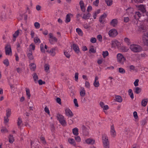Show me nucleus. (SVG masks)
I'll return each mask as SVG.
<instances>
[{"instance_id": "nucleus-1", "label": "nucleus", "mask_w": 148, "mask_h": 148, "mask_svg": "<svg viewBox=\"0 0 148 148\" xmlns=\"http://www.w3.org/2000/svg\"><path fill=\"white\" fill-rule=\"evenodd\" d=\"M130 49L131 50L135 53L139 52L142 50L140 46L135 44H132L130 45Z\"/></svg>"}, {"instance_id": "nucleus-2", "label": "nucleus", "mask_w": 148, "mask_h": 148, "mask_svg": "<svg viewBox=\"0 0 148 148\" xmlns=\"http://www.w3.org/2000/svg\"><path fill=\"white\" fill-rule=\"evenodd\" d=\"M102 140L104 148H109V142L108 137L106 134H103L102 136Z\"/></svg>"}, {"instance_id": "nucleus-3", "label": "nucleus", "mask_w": 148, "mask_h": 148, "mask_svg": "<svg viewBox=\"0 0 148 148\" xmlns=\"http://www.w3.org/2000/svg\"><path fill=\"white\" fill-rule=\"evenodd\" d=\"M117 62L121 64H123L126 60L125 58L121 53H118L116 55Z\"/></svg>"}, {"instance_id": "nucleus-4", "label": "nucleus", "mask_w": 148, "mask_h": 148, "mask_svg": "<svg viewBox=\"0 0 148 148\" xmlns=\"http://www.w3.org/2000/svg\"><path fill=\"white\" fill-rule=\"evenodd\" d=\"M57 119L59 121L60 124L63 126H66V122L64 119V116L62 115L58 114L56 116Z\"/></svg>"}, {"instance_id": "nucleus-5", "label": "nucleus", "mask_w": 148, "mask_h": 148, "mask_svg": "<svg viewBox=\"0 0 148 148\" xmlns=\"http://www.w3.org/2000/svg\"><path fill=\"white\" fill-rule=\"evenodd\" d=\"M121 43L117 40L114 39L112 41L111 45L112 48H119L121 46Z\"/></svg>"}, {"instance_id": "nucleus-6", "label": "nucleus", "mask_w": 148, "mask_h": 148, "mask_svg": "<svg viewBox=\"0 0 148 148\" xmlns=\"http://www.w3.org/2000/svg\"><path fill=\"white\" fill-rule=\"evenodd\" d=\"M49 41L51 44H53L57 42V39L54 36L52 33H50L49 34Z\"/></svg>"}, {"instance_id": "nucleus-7", "label": "nucleus", "mask_w": 148, "mask_h": 148, "mask_svg": "<svg viewBox=\"0 0 148 148\" xmlns=\"http://www.w3.org/2000/svg\"><path fill=\"white\" fill-rule=\"evenodd\" d=\"M5 54L8 56H12V51L10 45L7 44L5 47Z\"/></svg>"}, {"instance_id": "nucleus-8", "label": "nucleus", "mask_w": 148, "mask_h": 148, "mask_svg": "<svg viewBox=\"0 0 148 148\" xmlns=\"http://www.w3.org/2000/svg\"><path fill=\"white\" fill-rule=\"evenodd\" d=\"M118 33L116 29H111L109 32L108 35L110 37H116Z\"/></svg>"}, {"instance_id": "nucleus-9", "label": "nucleus", "mask_w": 148, "mask_h": 148, "mask_svg": "<svg viewBox=\"0 0 148 148\" xmlns=\"http://www.w3.org/2000/svg\"><path fill=\"white\" fill-rule=\"evenodd\" d=\"M137 8L140 11L143 13L147 14V12L146 11V5L143 4L137 6Z\"/></svg>"}, {"instance_id": "nucleus-10", "label": "nucleus", "mask_w": 148, "mask_h": 148, "mask_svg": "<svg viewBox=\"0 0 148 148\" xmlns=\"http://www.w3.org/2000/svg\"><path fill=\"white\" fill-rule=\"evenodd\" d=\"M142 40L144 43L148 46V32L144 34L143 36Z\"/></svg>"}, {"instance_id": "nucleus-11", "label": "nucleus", "mask_w": 148, "mask_h": 148, "mask_svg": "<svg viewBox=\"0 0 148 148\" xmlns=\"http://www.w3.org/2000/svg\"><path fill=\"white\" fill-rule=\"evenodd\" d=\"M65 114L69 117H71L73 114L71 110L69 108H66L65 110Z\"/></svg>"}, {"instance_id": "nucleus-12", "label": "nucleus", "mask_w": 148, "mask_h": 148, "mask_svg": "<svg viewBox=\"0 0 148 148\" xmlns=\"http://www.w3.org/2000/svg\"><path fill=\"white\" fill-rule=\"evenodd\" d=\"M110 134L111 136L112 137H115L116 135V131L115 130L114 126L112 125L110 127Z\"/></svg>"}, {"instance_id": "nucleus-13", "label": "nucleus", "mask_w": 148, "mask_h": 148, "mask_svg": "<svg viewBox=\"0 0 148 148\" xmlns=\"http://www.w3.org/2000/svg\"><path fill=\"white\" fill-rule=\"evenodd\" d=\"M22 32V30L21 29H18L15 32L13 35V40L14 41H15V40L16 38L19 35V34H21Z\"/></svg>"}, {"instance_id": "nucleus-14", "label": "nucleus", "mask_w": 148, "mask_h": 148, "mask_svg": "<svg viewBox=\"0 0 148 148\" xmlns=\"http://www.w3.org/2000/svg\"><path fill=\"white\" fill-rule=\"evenodd\" d=\"M79 94L82 97H84L86 94V91L84 87H81L79 88Z\"/></svg>"}, {"instance_id": "nucleus-15", "label": "nucleus", "mask_w": 148, "mask_h": 148, "mask_svg": "<svg viewBox=\"0 0 148 148\" xmlns=\"http://www.w3.org/2000/svg\"><path fill=\"white\" fill-rule=\"evenodd\" d=\"M95 143V140L91 138H88L86 139L84 143L90 145H93Z\"/></svg>"}, {"instance_id": "nucleus-16", "label": "nucleus", "mask_w": 148, "mask_h": 148, "mask_svg": "<svg viewBox=\"0 0 148 148\" xmlns=\"http://www.w3.org/2000/svg\"><path fill=\"white\" fill-rule=\"evenodd\" d=\"M40 50L42 53H45L48 51L47 50V46L45 44H41L40 46Z\"/></svg>"}, {"instance_id": "nucleus-17", "label": "nucleus", "mask_w": 148, "mask_h": 148, "mask_svg": "<svg viewBox=\"0 0 148 148\" xmlns=\"http://www.w3.org/2000/svg\"><path fill=\"white\" fill-rule=\"evenodd\" d=\"M99 77L96 76L95 77V80L93 83V85L95 87H98L99 86L100 84L98 81Z\"/></svg>"}, {"instance_id": "nucleus-18", "label": "nucleus", "mask_w": 148, "mask_h": 148, "mask_svg": "<svg viewBox=\"0 0 148 148\" xmlns=\"http://www.w3.org/2000/svg\"><path fill=\"white\" fill-rule=\"evenodd\" d=\"M107 15L105 13H104L101 15L99 18V22L102 23H104L105 22V18L107 16Z\"/></svg>"}, {"instance_id": "nucleus-19", "label": "nucleus", "mask_w": 148, "mask_h": 148, "mask_svg": "<svg viewBox=\"0 0 148 148\" xmlns=\"http://www.w3.org/2000/svg\"><path fill=\"white\" fill-rule=\"evenodd\" d=\"M72 47L76 53H79L80 51L77 45L73 44V45Z\"/></svg>"}, {"instance_id": "nucleus-20", "label": "nucleus", "mask_w": 148, "mask_h": 148, "mask_svg": "<svg viewBox=\"0 0 148 148\" xmlns=\"http://www.w3.org/2000/svg\"><path fill=\"white\" fill-rule=\"evenodd\" d=\"M79 4L81 10L83 12H85L86 10V8L83 1H80Z\"/></svg>"}, {"instance_id": "nucleus-21", "label": "nucleus", "mask_w": 148, "mask_h": 148, "mask_svg": "<svg viewBox=\"0 0 148 148\" xmlns=\"http://www.w3.org/2000/svg\"><path fill=\"white\" fill-rule=\"evenodd\" d=\"M100 105L104 110H106L109 109L108 106L107 105H105L104 103L102 102H100Z\"/></svg>"}, {"instance_id": "nucleus-22", "label": "nucleus", "mask_w": 148, "mask_h": 148, "mask_svg": "<svg viewBox=\"0 0 148 148\" xmlns=\"http://www.w3.org/2000/svg\"><path fill=\"white\" fill-rule=\"evenodd\" d=\"M115 101L117 102L121 103L123 101L122 97L119 95H115Z\"/></svg>"}, {"instance_id": "nucleus-23", "label": "nucleus", "mask_w": 148, "mask_h": 148, "mask_svg": "<svg viewBox=\"0 0 148 148\" xmlns=\"http://www.w3.org/2000/svg\"><path fill=\"white\" fill-rule=\"evenodd\" d=\"M56 49L54 48H52L49 51H48V52L49 53L51 56H54L56 54L55 52Z\"/></svg>"}, {"instance_id": "nucleus-24", "label": "nucleus", "mask_w": 148, "mask_h": 148, "mask_svg": "<svg viewBox=\"0 0 148 148\" xmlns=\"http://www.w3.org/2000/svg\"><path fill=\"white\" fill-rule=\"evenodd\" d=\"M117 20L116 19H114L112 20L110 22V24L113 26L114 27L117 25Z\"/></svg>"}, {"instance_id": "nucleus-25", "label": "nucleus", "mask_w": 148, "mask_h": 148, "mask_svg": "<svg viewBox=\"0 0 148 148\" xmlns=\"http://www.w3.org/2000/svg\"><path fill=\"white\" fill-rule=\"evenodd\" d=\"M68 141L69 143L73 146H75L76 145L75 140L73 138H69L68 140Z\"/></svg>"}, {"instance_id": "nucleus-26", "label": "nucleus", "mask_w": 148, "mask_h": 148, "mask_svg": "<svg viewBox=\"0 0 148 148\" xmlns=\"http://www.w3.org/2000/svg\"><path fill=\"white\" fill-rule=\"evenodd\" d=\"M79 130L77 127H75L72 129V132L75 136H77L79 134Z\"/></svg>"}, {"instance_id": "nucleus-27", "label": "nucleus", "mask_w": 148, "mask_h": 148, "mask_svg": "<svg viewBox=\"0 0 148 148\" xmlns=\"http://www.w3.org/2000/svg\"><path fill=\"white\" fill-rule=\"evenodd\" d=\"M32 76L35 83H37L38 82V77L37 74L36 73H34L32 75Z\"/></svg>"}, {"instance_id": "nucleus-28", "label": "nucleus", "mask_w": 148, "mask_h": 148, "mask_svg": "<svg viewBox=\"0 0 148 148\" xmlns=\"http://www.w3.org/2000/svg\"><path fill=\"white\" fill-rule=\"evenodd\" d=\"M141 16V14L139 12H135L134 17L136 20H138L139 19Z\"/></svg>"}, {"instance_id": "nucleus-29", "label": "nucleus", "mask_w": 148, "mask_h": 148, "mask_svg": "<svg viewBox=\"0 0 148 148\" xmlns=\"http://www.w3.org/2000/svg\"><path fill=\"white\" fill-rule=\"evenodd\" d=\"M137 23L138 24L137 25V26L140 29V30H145L146 29V26L143 25H138V24H140V22L139 21H137Z\"/></svg>"}, {"instance_id": "nucleus-30", "label": "nucleus", "mask_w": 148, "mask_h": 148, "mask_svg": "<svg viewBox=\"0 0 148 148\" xmlns=\"http://www.w3.org/2000/svg\"><path fill=\"white\" fill-rule=\"evenodd\" d=\"M73 15L71 14H69L66 15V23L69 22L70 21V18L73 16Z\"/></svg>"}, {"instance_id": "nucleus-31", "label": "nucleus", "mask_w": 148, "mask_h": 148, "mask_svg": "<svg viewBox=\"0 0 148 148\" xmlns=\"http://www.w3.org/2000/svg\"><path fill=\"white\" fill-rule=\"evenodd\" d=\"M134 90L135 93L137 94L139 93L141 91V89L138 87H135Z\"/></svg>"}, {"instance_id": "nucleus-32", "label": "nucleus", "mask_w": 148, "mask_h": 148, "mask_svg": "<svg viewBox=\"0 0 148 148\" xmlns=\"http://www.w3.org/2000/svg\"><path fill=\"white\" fill-rule=\"evenodd\" d=\"M128 94L130 96V98L132 99L134 98V95L133 92V91L132 89H129L128 91Z\"/></svg>"}, {"instance_id": "nucleus-33", "label": "nucleus", "mask_w": 148, "mask_h": 148, "mask_svg": "<svg viewBox=\"0 0 148 148\" xmlns=\"http://www.w3.org/2000/svg\"><path fill=\"white\" fill-rule=\"evenodd\" d=\"M25 90L27 97L28 99H29L31 96L30 90L28 88H25Z\"/></svg>"}, {"instance_id": "nucleus-34", "label": "nucleus", "mask_w": 148, "mask_h": 148, "mask_svg": "<svg viewBox=\"0 0 148 148\" xmlns=\"http://www.w3.org/2000/svg\"><path fill=\"white\" fill-rule=\"evenodd\" d=\"M25 68L23 67H17L16 68V71L19 74L21 73L24 70Z\"/></svg>"}, {"instance_id": "nucleus-35", "label": "nucleus", "mask_w": 148, "mask_h": 148, "mask_svg": "<svg viewBox=\"0 0 148 148\" xmlns=\"http://www.w3.org/2000/svg\"><path fill=\"white\" fill-rule=\"evenodd\" d=\"M76 32L80 36H82L83 34V33L82 30L79 28H77L76 29Z\"/></svg>"}, {"instance_id": "nucleus-36", "label": "nucleus", "mask_w": 148, "mask_h": 148, "mask_svg": "<svg viewBox=\"0 0 148 148\" xmlns=\"http://www.w3.org/2000/svg\"><path fill=\"white\" fill-rule=\"evenodd\" d=\"M45 71L47 73H49V65L48 64H45L44 66Z\"/></svg>"}, {"instance_id": "nucleus-37", "label": "nucleus", "mask_w": 148, "mask_h": 148, "mask_svg": "<svg viewBox=\"0 0 148 148\" xmlns=\"http://www.w3.org/2000/svg\"><path fill=\"white\" fill-rule=\"evenodd\" d=\"M27 55L29 59L32 60L33 59L32 53L31 51H29V52L27 53Z\"/></svg>"}, {"instance_id": "nucleus-38", "label": "nucleus", "mask_w": 148, "mask_h": 148, "mask_svg": "<svg viewBox=\"0 0 148 148\" xmlns=\"http://www.w3.org/2000/svg\"><path fill=\"white\" fill-rule=\"evenodd\" d=\"M91 16L90 14L89 13L84 14L82 17V18L85 19H87L89 18Z\"/></svg>"}, {"instance_id": "nucleus-39", "label": "nucleus", "mask_w": 148, "mask_h": 148, "mask_svg": "<svg viewBox=\"0 0 148 148\" xmlns=\"http://www.w3.org/2000/svg\"><path fill=\"white\" fill-rule=\"evenodd\" d=\"M124 41L128 45H129L131 44L130 40L128 38H125L124 39Z\"/></svg>"}, {"instance_id": "nucleus-40", "label": "nucleus", "mask_w": 148, "mask_h": 148, "mask_svg": "<svg viewBox=\"0 0 148 148\" xmlns=\"http://www.w3.org/2000/svg\"><path fill=\"white\" fill-rule=\"evenodd\" d=\"M9 142L11 143H12L14 141V138L13 136L11 135H10L8 137Z\"/></svg>"}, {"instance_id": "nucleus-41", "label": "nucleus", "mask_w": 148, "mask_h": 148, "mask_svg": "<svg viewBox=\"0 0 148 148\" xmlns=\"http://www.w3.org/2000/svg\"><path fill=\"white\" fill-rule=\"evenodd\" d=\"M30 68L31 70L32 71H34L36 68V65L34 63H31L30 65Z\"/></svg>"}, {"instance_id": "nucleus-42", "label": "nucleus", "mask_w": 148, "mask_h": 148, "mask_svg": "<svg viewBox=\"0 0 148 148\" xmlns=\"http://www.w3.org/2000/svg\"><path fill=\"white\" fill-rule=\"evenodd\" d=\"M148 102L147 99H144L142 101L141 103L142 106L145 107L146 106Z\"/></svg>"}, {"instance_id": "nucleus-43", "label": "nucleus", "mask_w": 148, "mask_h": 148, "mask_svg": "<svg viewBox=\"0 0 148 148\" xmlns=\"http://www.w3.org/2000/svg\"><path fill=\"white\" fill-rule=\"evenodd\" d=\"M121 49L123 52H127L129 50L128 48L125 46H122L121 48Z\"/></svg>"}, {"instance_id": "nucleus-44", "label": "nucleus", "mask_w": 148, "mask_h": 148, "mask_svg": "<svg viewBox=\"0 0 148 148\" xmlns=\"http://www.w3.org/2000/svg\"><path fill=\"white\" fill-rule=\"evenodd\" d=\"M119 72L121 74H123L125 73V71L123 68L120 67L119 68Z\"/></svg>"}, {"instance_id": "nucleus-45", "label": "nucleus", "mask_w": 148, "mask_h": 148, "mask_svg": "<svg viewBox=\"0 0 148 148\" xmlns=\"http://www.w3.org/2000/svg\"><path fill=\"white\" fill-rule=\"evenodd\" d=\"M35 45L33 43H32L29 46V51L34 50L35 49Z\"/></svg>"}, {"instance_id": "nucleus-46", "label": "nucleus", "mask_w": 148, "mask_h": 148, "mask_svg": "<svg viewBox=\"0 0 148 148\" xmlns=\"http://www.w3.org/2000/svg\"><path fill=\"white\" fill-rule=\"evenodd\" d=\"M73 102L74 104V106L76 108H77L79 106V104L76 99L75 98L74 99Z\"/></svg>"}, {"instance_id": "nucleus-47", "label": "nucleus", "mask_w": 148, "mask_h": 148, "mask_svg": "<svg viewBox=\"0 0 148 148\" xmlns=\"http://www.w3.org/2000/svg\"><path fill=\"white\" fill-rule=\"evenodd\" d=\"M34 41L35 43H39L41 42L40 39L38 37H35L34 38Z\"/></svg>"}, {"instance_id": "nucleus-48", "label": "nucleus", "mask_w": 148, "mask_h": 148, "mask_svg": "<svg viewBox=\"0 0 148 148\" xmlns=\"http://www.w3.org/2000/svg\"><path fill=\"white\" fill-rule=\"evenodd\" d=\"M3 63L4 64L7 66H8L9 65V60L7 59L4 60L3 61Z\"/></svg>"}, {"instance_id": "nucleus-49", "label": "nucleus", "mask_w": 148, "mask_h": 148, "mask_svg": "<svg viewBox=\"0 0 148 148\" xmlns=\"http://www.w3.org/2000/svg\"><path fill=\"white\" fill-rule=\"evenodd\" d=\"M74 137V138L76 141L78 143L80 142L81 141V138L79 136H76Z\"/></svg>"}, {"instance_id": "nucleus-50", "label": "nucleus", "mask_w": 148, "mask_h": 148, "mask_svg": "<svg viewBox=\"0 0 148 148\" xmlns=\"http://www.w3.org/2000/svg\"><path fill=\"white\" fill-rule=\"evenodd\" d=\"M106 2L107 4V5L108 6H110L112 4V0H106Z\"/></svg>"}, {"instance_id": "nucleus-51", "label": "nucleus", "mask_w": 148, "mask_h": 148, "mask_svg": "<svg viewBox=\"0 0 148 148\" xmlns=\"http://www.w3.org/2000/svg\"><path fill=\"white\" fill-rule=\"evenodd\" d=\"M7 17V14L2 13L0 15V17L1 19H5Z\"/></svg>"}, {"instance_id": "nucleus-52", "label": "nucleus", "mask_w": 148, "mask_h": 148, "mask_svg": "<svg viewBox=\"0 0 148 148\" xmlns=\"http://www.w3.org/2000/svg\"><path fill=\"white\" fill-rule=\"evenodd\" d=\"M6 116L9 117L11 114V110L10 109H8L6 111Z\"/></svg>"}, {"instance_id": "nucleus-53", "label": "nucleus", "mask_w": 148, "mask_h": 148, "mask_svg": "<svg viewBox=\"0 0 148 148\" xmlns=\"http://www.w3.org/2000/svg\"><path fill=\"white\" fill-rule=\"evenodd\" d=\"M64 54L66 57L67 58H69L70 57V55L68 51L66 50H65L64 51Z\"/></svg>"}, {"instance_id": "nucleus-54", "label": "nucleus", "mask_w": 148, "mask_h": 148, "mask_svg": "<svg viewBox=\"0 0 148 148\" xmlns=\"http://www.w3.org/2000/svg\"><path fill=\"white\" fill-rule=\"evenodd\" d=\"M134 11L133 9L132 8H129L126 10V11L128 14L132 13Z\"/></svg>"}, {"instance_id": "nucleus-55", "label": "nucleus", "mask_w": 148, "mask_h": 148, "mask_svg": "<svg viewBox=\"0 0 148 148\" xmlns=\"http://www.w3.org/2000/svg\"><path fill=\"white\" fill-rule=\"evenodd\" d=\"M34 25L35 27L37 29L39 28L40 26V23L38 22H36L34 24Z\"/></svg>"}, {"instance_id": "nucleus-56", "label": "nucleus", "mask_w": 148, "mask_h": 148, "mask_svg": "<svg viewBox=\"0 0 148 148\" xmlns=\"http://www.w3.org/2000/svg\"><path fill=\"white\" fill-rule=\"evenodd\" d=\"M1 131L2 133H5L8 132L7 129L6 128L4 127L1 128Z\"/></svg>"}, {"instance_id": "nucleus-57", "label": "nucleus", "mask_w": 148, "mask_h": 148, "mask_svg": "<svg viewBox=\"0 0 148 148\" xmlns=\"http://www.w3.org/2000/svg\"><path fill=\"white\" fill-rule=\"evenodd\" d=\"M102 55L103 57L105 58L108 55V52L107 51H103Z\"/></svg>"}, {"instance_id": "nucleus-58", "label": "nucleus", "mask_w": 148, "mask_h": 148, "mask_svg": "<svg viewBox=\"0 0 148 148\" xmlns=\"http://www.w3.org/2000/svg\"><path fill=\"white\" fill-rule=\"evenodd\" d=\"M96 52V49L94 48L93 47H91L89 50V53H95Z\"/></svg>"}, {"instance_id": "nucleus-59", "label": "nucleus", "mask_w": 148, "mask_h": 148, "mask_svg": "<svg viewBox=\"0 0 148 148\" xmlns=\"http://www.w3.org/2000/svg\"><path fill=\"white\" fill-rule=\"evenodd\" d=\"M139 80L138 79H136L134 82V84L135 87H137L138 86V82Z\"/></svg>"}, {"instance_id": "nucleus-60", "label": "nucleus", "mask_w": 148, "mask_h": 148, "mask_svg": "<svg viewBox=\"0 0 148 148\" xmlns=\"http://www.w3.org/2000/svg\"><path fill=\"white\" fill-rule=\"evenodd\" d=\"M8 117L6 116L4 117V123L5 124H7L9 121Z\"/></svg>"}, {"instance_id": "nucleus-61", "label": "nucleus", "mask_w": 148, "mask_h": 148, "mask_svg": "<svg viewBox=\"0 0 148 148\" xmlns=\"http://www.w3.org/2000/svg\"><path fill=\"white\" fill-rule=\"evenodd\" d=\"M78 75L79 74L78 73H75L74 77L75 80L77 82L78 81Z\"/></svg>"}, {"instance_id": "nucleus-62", "label": "nucleus", "mask_w": 148, "mask_h": 148, "mask_svg": "<svg viewBox=\"0 0 148 148\" xmlns=\"http://www.w3.org/2000/svg\"><path fill=\"white\" fill-rule=\"evenodd\" d=\"M133 116L134 118L136 119H137L138 118L137 112L136 111H134L133 112Z\"/></svg>"}, {"instance_id": "nucleus-63", "label": "nucleus", "mask_w": 148, "mask_h": 148, "mask_svg": "<svg viewBox=\"0 0 148 148\" xmlns=\"http://www.w3.org/2000/svg\"><path fill=\"white\" fill-rule=\"evenodd\" d=\"M146 56V54L144 53L141 54L139 55V57L141 59L145 58Z\"/></svg>"}, {"instance_id": "nucleus-64", "label": "nucleus", "mask_w": 148, "mask_h": 148, "mask_svg": "<svg viewBox=\"0 0 148 148\" xmlns=\"http://www.w3.org/2000/svg\"><path fill=\"white\" fill-rule=\"evenodd\" d=\"M85 87L87 88H89L90 87V84L88 82L86 81L85 84Z\"/></svg>"}]
</instances>
